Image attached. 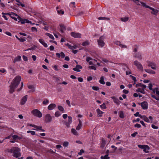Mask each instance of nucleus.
Segmentation results:
<instances>
[{
	"label": "nucleus",
	"mask_w": 159,
	"mask_h": 159,
	"mask_svg": "<svg viewBox=\"0 0 159 159\" xmlns=\"http://www.w3.org/2000/svg\"><path fill=\"white\" fill-rule=\"evenodd\" d=\"M21 79V76H17L13 79L10 86L9 92L10 93H12L14 92L15 89L16 88L19 84Z\"/></svg>",
	"instance_id": "1"
},
{
	"label": "nucleus",
	"mask_w": 159,
	"mask_h": 159,
	"mask_svg": "<svg viewBox=\"0 0 159 159\" xmlns=\"http://www.w3.org/2000/svg\"><path fill=\"white\" fill-rule=\"evenodd\" d=\"M13 156L16 158H18V159H23V157H21L20 158L19 157L21 156L20 153V149L18 147H13Z\"/></svg>",
	"instance_id": "2"
},
{
	"label": "nucleus",
	"mask_w": 159,
	"mask_h": 159,
	"mask_svg": "<svg viewBox=\"0 0 159 159\" xmlns=\"http://www.w3.org/2000/svg\"><path fill=\"white\" fill-rule=\"evenodd\" d=\"M105 37L103 35L101 36L99 39L98 40V46L100 48H102L105 45V42L104 41Z\"/></svg>",
	"instance_id": "3"
},
{
	"label": "nucleus",
	"mask_w": 159,
	"mask_h": 159,
	"mask_svg": "<svg viewBox=\"0 0 159 159\" xmlns=\"http://www.w3.org/2000/svg\"><path fill=\"white\" fill-rule=\"evenodd\" d=\"M31 113L34 116L39 118H41L42 116V114L37 109L33 110L31 111Z\"/></svg>",
	"instance_id": "4"
},
{
	"label": "nucleus",
	"mask_w": 159,
	"mask_h": 159,
	"mask_svg": "<svg viewBox=\"0 0 159 159\" xmlns=\"http://www.w3.org/2000/svg\"><path fill=\"white\" fill-rule=\"evenodd\" d=\"M134 65L137 67V68L140 70L143 71V67L141 64L137 60H135L134 62Z\"/></svg>",
	"instance_id": "5"
},
{
	"label": "nucleus",
	"mask_w": 159,
	"mask_h": 159,
	"mask_svg": "<svg viewBox=\"0 0 159 159\" xmlns=\"http://www.w3.org/2000/svg\"><path fill=\"white\" fill-rule=\"evenodd\" d=\"M133 57L140 60L142 59V54L141 52H138L133 54Z\"/></svg>",
	"instance_id": "6"
},
{
	"label": "nucleus",
	"mask_w": 159,
	"mask_h": 159,
	"mask_svg": "<svg viewBox=\"0 0 159 159\" xmlns=\"http://www.w3.org/2000/svg\"><path fill=\"white\" fill-rule=\"evenodd\" d=\"M52 117L49 114H46L44 117V120L46 123L50 122L52 121Z\"/></svg>",
	"instance_id": "7"
},
{
	"label": "nucleus",
	"mask_w": 159,
	"mask_h": 159,
	"mask_svg": "<svg viewBox=\"0 0 159 159\" xmlns=\"http://www.w3.org/2000/svg\"><path fill=\"white\" fill-rule=\"evenodd\" d=\"M18 19L19 20L18 22L20 21L22 24H24L25 23H31V21L28 20L26 19L21 18L20 16H18Z\"/></svg>",
	"instance_id": "8"
},
{
	"label": "nucleus",
	"mask_w": 159,
	"mask_h": 159,
	"mask_svg": "<svg viewBox=\"0 0 159 159\" xmlns=\"http://www.w3.org/2000/svg\"><path fill=\"white\" fill-rule=\"evenodd\" d=\"M72 119L71 117L69 116H68V120L67 121H66L64 123V124L66 125L67 127H69L70 124L72 123Z\"/></svg>",
	"instance_id": "9"
},
{
	"label": "nucleus",
	"mask_w": 159,
	"mask_h": 159,
	"mask_svg": "<svg viewBox=\"0 0 159 159\" xmlns=\"http://www.w3.org/2000/svg\"><path fill=\"white\" fill-rule=\"evenodd\" d=\"M142 108L144 110H146L148 108V103L146 101H144L140 103Z\"/></svg>",
	"instance_id": "10"
},
{
	"label": "nucleus",
	"mask_w": 159,
	"mask_h": 159,
	"mask_svg": "<svg viewBox=\"0 0 159 159\" xmlns=\"http://www.w3.org/2000/svg\"><path fill=\"white\" fill-rule=\"evenodd\" d=\"M7 15H8L10 16V17L13 19L17 21V18L15 17V16L17 17V18L19 16H18L17 15V14H15L14 13L12 12L11 14H10L9 13H7L6 14Z\"/></svg>",
	"instance_id": "11"
},
{
	"label": "nucleus",
	"mask_w": 159,
	"mask_h": 159,
	"mask_svg": "<svg viewBox=\"0 0 159 159\" xmlns=\"http://www.w3.org/2000/svg\"><path fill=\"white\" fill-rule=\"evenodd\" d=\"M28 98V95H25L21 99V101L20 102V104L21 105H24L27 101Z\"/></svg>",
	"instance_id": "12"
},
{
	"label": "nucleus",
	"mask_w": 159,
	"mask_h": 159,
	"mask_svg": "<svg viewBox=\"0 0 159 159\" xmlns=\"http://www.w3.org/2000/svg\"><path fill=\"white\" fill-rule=\"evenodd\" d=\"M148 66L151 67L152 69L155 70L156 68V64L153 62H149L148 64Z\"/></svg>",
	"instance_id": "13"
},
{
	"label": "nucleus",
	"mask_w": 159,
	"mask_h": 159,
	"mask_svg": "<svg viewBox=\"0 0 159 159\" xmlns=\"http://www.w3.org/2000/svg\"><path fill=\"white\" fill-rule=\"evenodd\" d=\"M71 35L72 36L75 38H81V36L80 34L76 33L75 32H71Z\"/></svg>",
	"instance_id": "14"
},
{
	"label": "nucleus",
	"mask_w": 159,
	"mask_h": 159,
	"mask_svg": "<svg viewBox=\"0 0 159 159\" xmlns=\"http://www.w3.org/2000/svg\"><path fill=\"white\" fill-rule=\"evenodd\" d=\"M82 69V67L81 66L78 65L76 66L74 68L73 70L75 71L80 72L81 71L80 69Z\"/></svg>",
	"instance_id": "15"
},
{
	"label": "nucleus",
	"mask_w": 159,
	"mask_h": 159,
	"mask_svg": "<svg viewBox=\"0 0 159 159\" xmlns=\"http://www.w3.org/2000/svg\"><path fill=\"white\" fill-rule=\"evenodd\" d=\"M34 128L35 129H33L36 130L37 131L41 130L42 131L44 132L45 131V130L42 128V126H37L35 125Z\"/></svg>",
	"instance_id": "16"
},
{
	"label": "nucleus",
	"mask_w": 159,
	"mask_h": 159,
	"mask_svg": "<svg viewBox=\"0 0 159 159\" xmlns=\"http://www.w3.org/2000/svg\"><path fill=\"white\" fill-rule=\"evenodd\" d=\"M111 98L113 100V102L117 105H119L120 102L119 99L115 96H112L111 97Z\"/></svg>",
	"instance_id": "17"
},
{
	"label": "nucleus",
	"mask_w": 159,
	"mask_h": 159,
	"mask_svg": "<svg viewBox=\"0 0 159 159\" xmlns=\"http://www.w3.org/2000/svg\"><path fill=\"white\" fill-rule=\"evenodd\" d=\"M56 10L57 13L60 15H62L64 14V11L63 10L60 9L58 7H56Z\"/></svg>",
	"instance_id": "18"
},
{
	"label": "nucleus",
	"mask_w": 159,
	"mask_h": 159,
	"mask_svg": "<svg viewBox=\"0 0 159 159\" xmlns=\"http://www.w3.org/2000/svg\"><path fill=\"white\" fill-rule=\"evenodd\" d=\"M139 117L143 120L147 122H150V120L146 116H142L140 115Z\"/></svg>",
	"instance_id": "19"
},
{
	"label": "nucleus",
	"mask_w": 159,
	"mask_h": 159,
	"mask_svg": "<svg viewBox=\"0 0 159 159\" xmlns=\"http://www.w3.org/2000/svg\"><path fill=\"white\" fill-rule=\"evenodd\" d=\"M40 43L42 44L44 47L47 48L48 46L47 44L45 42L44 40L43 39H40L39 40Z\"/></svg>",
	"instance_id": "20"
},
{
	"label": "nucleus",
	"mask_w": 159,
	"mask_h": 159,
	"mask_svg": "<svg viewBox=\"0 0 159 159\" xmlns=\"http://www.w3.org/2000/svg\"><path fill=\"white\" fill-rule=\"evenodd\" d=\"M56 105L55 104L52 103L50 104L48 107V109L49 110H52L54 109L56 107Z\"/></svg>",
	"instance_id": "21"
},
{
	"label": "nucleus",
	"mask_w": 159,
	"mask_h": 159,
	"mask_svg": "<svg viewBox=\"0 0 159 159\" xmlns=\"http://www.w3.org/2000/svg\"><path fill=\"white\" fill-rule=\"evenodd\" d=\"M115 43L118 45H119L121 48H126L127 46L125 45L121 44L120 42L119 41H116L115 42Z\"/></svg>",
	"instance_id": "22"
},
{
	"label": "nucleus",
	"mask_w": 159,
	"mask_h": 159,
	"mask_svg": "<svg viewBox=\"0 0 159 159\" xmlns=\"http://www.w3.org/2000/svg\"><path fill=\"white\" fill-rule=\"evenodd\" d=\"M96 111L99 117H101L102 116V114L103 113V112L101 111L99 109H97Z\"/></svg>",
	"instance_id": "23"
},
{
	"label": "nucleus",
	"mask_w": 159,
	"mask_h": 159,
	"mask_svg": "<svg viewBox=\"0 0 159 159\" xmlns=\"http://www.w3.org/2000/svg\"><path fill=\"white\" fill-rule=\"evenodd\" d=\"M82 126V123L81 121L80 120H79V123L78 126L76 127V130H79L81 128Z\"/></svg>",
	"instance_id": "24"
},
{
	"label": "nucleus",
	"mask_w": 159,
	"mask_h": 159,
	"mask_svg": "<svg viewBox=\"0 0 159 159\" xmlns=\"http://www.w3.org/2000/svg\"><path fill=\"white\" fill-rule=\"evenodd\" d=\"M150 149L149 147L147 145H146L145 147H144V149H143V151L144 152L146 153H148L149 152V150Z\"/></svg>",
	"instance_id": "25"
},
{
	"label": "nucleus",
	"mask_w": 159,
	"mask_h": 159,
	"mask_svg": "<svg viewBox=\"0 0 159 159\" xmlns=\"http://www.w3.org/2000/svg\"><path fill=\"white\" fill-rule=\"evenodd\" d=\"M21 60V56H18L15 58L14 59L13 61V62L14 63H15L17 61H20Z\"/></svg>",
	"instance_id": "26"
},
{
	"label": "nucleus",
	"mask_w": 159,
	"mask_h": 159,
	"mask_svg": "<svg viewBox=\"0 0 159 159\" xmlns=\"http://www.w3.org/2000/svg\"><path fill=\"white\" fill-rule=\"evenodd\" d=\"M28 88L29 89H30L28 92H34L35 91V88L32 85H29L28 86Z\"/></svg>",
	"instance_id": "27"
},
{
	"label": "nucleus",
	"mask_w": 159,
	"mask_h": 159,
	"mask_svg": "<svg viewBox=\"0 0 159 159\" xmlns=\"http://www.w3.org/2000/svg\"><path fill=\"white\" fill-rule=\"evenodd\" d=\"M12 138H13V140H16V139L20 140L21 138L18 136L16 135H14L12 136Z\"/></svg>",
	"instance_id": "28"
},
{
	"label": "nucleus",
	"mask_w": 159,
	"mask_h": 159,
	"mask_svg": "<svg viewBox=\"0 0 159 159\" xmlns=\"http://www.w3.org/2000/svg\"><path fill=\"white\" fill-rule=\"evenodd\" d=\"M144 70L146 72L148 73H152V74H155V72L153 70H149V69H145Z\"/></svg>",
	"instance_id": "29"
},
{
	"label": "nucleus",
	"mask_w": 159,
	"mask_h": 159,
	"mask_svg": "<svg viewBox=\"0 0 159 159\" xmlns=\"http://www.w3.org/2000/svg\"><path fill=\"white\" fill-rule=\"evenodd\" d=\"M60 31L61 33L64 32V31L66 30L65 26L64 25H60Z\"/></svg>",
	"instance_id": "30"
},
{
	"label": "nucleus",
	"mask_w": 159,
	"mask_h": 159,
	"mask_svg": "<svg viewBox=\"0 0 159 159\" xmlns=\"http://www.w3.org/2000/svg\"><path fill=\"white\" fill-rule=\"evenodd\" d=\"M13 147L11 149H7L5 150V152L6 153H12L13 152Z\"/></svg>",
	"instance_id": "31"
},
{
	"label": "nucleus",
	"mask_w": 159,
	"mask_h": 159,
	"mask_svg": "<svg viewBox=\"0 0 159 159\" xmlns=\"http://www.w3.org/2000/svg\"><path fill=\"white\" fill-rule=\"evenodd\" d=\"M120 20L123 22H126L128 20L129 18L128 17H121L120 18Z\"/></svg>",
	"instance_id": "32"
},
{
	"label": "nucleus",
	"mask_w": 159,
	"mask_h": 159,
	"mask_svg": "<svg viewBox=\"0 0 159 159\" xmlns=\"http://www.w3.org/2000/svg\"><path fill=\"white\" fill-rule=\"evenodd\" d=\"M100 158L101 159H109L110 157L108 156V154H107L104 156H102Z\"/></svg>",
	"instance_id": "33"
},
{
	"label": "nucleus",
	"mask_w": 159,
	"mask_h": 159,
	"mask_svg": "<svg viewBox=\"0 0 159 159\" xmlns=\"http://www.w3.org/2000/svg\"><path fill=\"white\" fill-rule=\"evenodd\" d=\"M104 78L103 76H102L101 77L100 79L99 80V82L100 84H105V82L104 81Z\"/></svg>",
	"instance_id": "34"
},
{
	"label": "nucleus",
	"mask_w": 159,
	"mask_h": 159,
	"mask_svg": "<svg viewBox=\"0 0 159 159\" xmlns=\"http://www.w3.org/2000/svg\"><path fill=\"white\" fill-rule=\"evenodd\" d=\"M137 92H140L141 93H142L143 94H144L145 93V92L144 90L142 88H138L137 89Z\"/></svg>",
	"instance_id": "35"
},
{
	"label": "nucleus",
	"mask_w": 159,
	"mask_h": 159,
	"mask_svg": "<svg viewBox=\"0 0 159 159\" xmlns=\"http://www.w3.org/2000/svg\"><path fill=\"white\" fill-rule=\"evenodd\" d=\"M134 48L133 49V52H137L139 49V47L137 45H135L134 46Z\"/></svg>",
	"instance_id": "36"
},
{
	"label": "nucleus",
	"mask_w": 159,
	"mask_h": 159,
	"mask_svg": "<svg viewBox=\"0 0 159 159\" xmlns=\"http://www.w3.org/2000/svg\"><path fill=\"white\" fill-rule=\"evenodd\" d=\"M119 116L121 118H124V114L123 111H120L119 112Z\"/></svg>",
	"instance_id": "37"
},
{
	"label": "nucleus",
	"mask_w": 159,
	"mask_h": 159,
	"mask_svg": "<svg viewBox=\"0 0 159 159\" xmlns=\"http://www.w3.org/2000/svg\"><path fill=\"white\" fill-rule=\"evenodd\" d=\"M71 132L74 134L75 135H78L77 132L75 129H71Z\"/></svg>",
	"instance_id": "38"
},
{
	"label": "nucleus",
	"mask_w": 159,
	"mask_h": 159,
	"mask_svg": "<svg viewBox=\"0 0 159 159\" xmlns=\"http://www.w3.org/2000/svg\"><path fill=\"white\" fill-rule=\"evenodd\" d=\"M45 34L46 35L48 36L50 39H54L53 36L52 34L49 33H47Z\"/></svg>",
	"instance_id": "39"
},
{
	"label": "nucleus",
	"mask_w": 159,
	"mask_h": 159,
	"mask_svg": "<svg viewBox=\"0 0 159 159\" xmlns=\"http://www.w3.org/2000/svg\"><path fill=\"white\" fill-rule=\"evenodd\" d=\"M99 20H110V18H109L105 17H99L98 18Z\"/></svg>",
	"instance_id": "40"
},
{
	"label": "nucleus",
	"mask_w": 159,
	"mask_h": 159,
	"mask_svg": "<svg viewBox=\"0 0 159 159\" xmlns=\"http://www.w3.org/2000/svg\"><path fill=\"white\" fill-rule=\"evenodd\" d=\"M16 2L18 3V4H17L18 5L22 7H25V5L24 4H22L21 2H20L19 0H16Z\"/></svg>",
	"instance_id": "41"
},
{
	"label": "nucleus",
	"mask_w": 159,
	"mask_h": 159,
	"mask_svg": "<svg viewBox=\"0 0 159 159\" xmlns=\"http://www.w3.org/2000/svg\"><path fill=\"white\" fill-rule=\"evenodd\" d=\"M61 113H60V112L58 111H57L55 113V116L56 117H58L60 116L61 115Z\"/></svg>",
	"instance_id": "42"
},
{
	"label": "nucleus",
	"mask_w": 159,
	"mask_h": 159,
	"mask_svg": "<svg viewBox=\"0 0 159 159\" xmlns=\"http://www.w3.org/2000/svg\"><path fill=\"white\" fill-rule=\"evenodd\" d=\"M133 1L135 2V3L138 5H140L141 1H139V0H133Z\"/></svg>",
	"instance_id": "43"
},
{
	"label": "nucleus",
	"mask_w": 159,
	"mask_h": 159,
	"mask_svg": "<svg viewBox=\"0 0 159 159\" xmlns=\"http://www.w3.org/2000/svg\"><path fill=\"white\" fill-rule=\"evenodd\" d=\"M27 132L28 133H30L32 135H34L35 134V132L33 131L28 130L27 131Z\"/></svg>",
	"instance_id": "44"
},
{
	"label": "nucleus",
	"mask_w": 159,
	"mask_h": 159,
	"mask_svg": "<svg viewBox=\"0 0 159 159\" xmlns=\"http://www.w3.org/2000/svg\"><path fill=\"white\" fill-rule=\"evenodd\" d=\"M89 44V43L88 41H86L83 42L82 44V45L83 46H87Z\"/></svg>",
	"instance_id": "45"
},
{
	"label": "nucleus",
	"mask_w": 159,
	"mask_h": 159,
	"mask_svg": "<svg viewBox=\"0 0 159 159\" xmlns=\"http://www.w3.org/2000/svg\"><path fill=\"white\" fill-rule=\"evenodd\" d=\"M58 109L61 111H62L63 112L64 108L63 107L61 106H59L58 107Z\"/></svg>",
	"instance_id": "46"
},
{
	"label": "nucleus",
	"mask_w": 159,
	"mask_h": 159,
	"mask_svg": "<svg viewBox=\"0 0 159 159\" xmlns=\"http://www.w3.org/2000/svg\"><path fill=\"white\" fill-rule=\"evenodd\" d=\"M88 68L90 69L93 70H96V67L94 66H89L88 67Z\"/></svg>",
	"instance_id": "47"
},
{
	"label": "nucleus",
	"mask_w": 159,
	"mask_h": 159,
	"mask_svg": "<svg viewBox=\"0 0 159 159\" xmlns=\"http://www.w3.org/2000/svg\"><path fill=\"white\" fill-rule=\"evenodd\" d=\"M100 107L101 109H106L107 107L105 104L104 103H103L102 105H100Z\"/></svg>",
	"instance_id": "48"
},
{
	"label": "nucleus",
	"mask_w": 159,
	"mask_h": 159,
	"mask_svg": "<svg viewBox=\"0 0 159 159\" xmlns=\"http://www.w3.org/2000/svg\"><path fill=\"white\" fill-rule=\"evenodd\" d=\"M157 11L156 10H155V9H154V10L152 11L151 12L152 14L155 15H157Z\"/></svg>",
	"instance_id": "49"
},
{
	"label": "nucleus",
	"mask_w": 159,
	"mask_h": 159,
	"mask_svg": "<svg viewBox=\"0 0 159 159\" xmlns=\"http://www.w3.org/2000/svg\"><path fill=\"white\" fill-rule=\"evenodd\" d=\"M75 2H71L70 4V7L73 8H74L75 7Z\"/></svg>",
	"instance_id": "50"
},
{
	"label": "nucleus",
	"mask_w": 159,
	"mask_h": 159,
	"mask_svg": "<svg viewBox=\"0 0 159 159\" xmlns=\"http://www.w3.org/2000/svg\"><path fill=\"white\" fill-rule=\"evenodd\" d=\"M48 103H49V101L47 99L44 100L43 102V103L44 105H46L47 104H48Z\"/></svg>",
	"instance_id": "51"
},
{
	"label": "nucleus",
	"mask_w": 159,
	"mask_h": 159,
	"mask_svg": "<svg viewBox=\"0 0 159 159\" xmlns=\"http://www.w3.org/2000/svg\"><path fill=\"white\" fill-rule=\"evenodd\" d=\"M130 77H131L132 79V80H134V85L135 84V82L136 81V78L132 76V75H130Z\"/></svg>",
	"instance_id": "52"
},
{
	"label": "nucleus",
	"mask_w": 159,
	"mask_h": 159,
	"mask_svg": "<svg viewBox=\"0 0 159 159\" xmlns=\"http://www.w3.org/2000/svg\"><path fill=\"white\" fill-rule=\"evenodd\" d=\"M106 144V140L104 138L102 139V145H105Z\"/></svg>",
	"instance_id": "53"
},
{
	"label": "nucleus",
	"mask_w": 159,
	"mask_h": 159,
	"mask_svg": "<svg viewBox=\"0 0 159 159\" xmlns=\"http://www.w3.org/2000/svg\"><path fill=\"white\" fill-rule=\"evenodd\" d=\"M69 144V142H68L65 141L63 143V146L65 147H67Z\"/></svg>",
	"instance_id": "54"
},
{
	"label": "nucleus",
	"mask_w": 159,
	"mask_h": 159,
	"mask_svg": "<svg viewBox=\"0 0 159 159\" xmlns=\"http://www.w3.org/2000/svg\"><path fill=\"white\" fill-rule=\"evenodd\" d=\"M92 89L94 90L97 91L99 90V88L97 86H93Z\"/></svg>",
	"instance_id": "55"
},
{
	"label": "nucleus",
	"mask_w": 159,
	"mask_h": 159,
	"mask_svg": "<svg viewBox=\"0 0 159 159\" xmlns=\"http://www.w3.org/2000/svg\"><path fill=\"white\" fill-rule=\"evenodd\" d=\"M139 85L140 87H142V88L144 90L146 88V86L145 84H140Z\"/></svg>",
	"instance_id": "56"
},
{
	"label": "nucleus",
	"mask_w": 159,
	"mask_h": 159,
	"mask_svg": "<svg viewBox=\"0 0 159 159\" xmlns=\"http://www.w3.org/2000/svg\"><path fill=\"white\" fill-rule=\"evenodd\" d=\"M153 91L155 92L156 94L159 96V90H158L157 89H154Z\"/></svg>",
	"instance_id": "57"
},
{
	"label": "nucleus",
	"mask_w": 159,
	"mask_h": 159,
	"mask_svg": "<svg viewBox=\"0 0 159 159\" xmlns=\"http://www.w3.org/2000/svg\"><path fill=\"white\" fill-rule=\"evenodd\" d=\"M146 145H138V147L139 148H140L141 149H144V147H145Z\"/></svg>",
	"instance_id": "58"
},
{
	"label": "nucleus",
	"mask_w": 159,
	"mask_h": 159,
	"mask_svg": "<svg viewBox=\"0 0 159 159\" xmlns=\"http://www.w3.org/2000/svg\"><path fill=\"white\" fill-rule=\"evenodd\" d=\"M31 30L32 32L37 31V29L35 27H32L31 28Z\"/></svg>",
	"instance_id": "59"
},
{
	"label": "nucleus",
	"mask_w": 159,
	"mask_h": 159,
	"mask_svg": "<svg viewBox=\"0 0 159 159\" xmlns=\"http://www.w3.org/2000/svg\"><path fill=\"white\" fill-rule=\"evenodd\" d=\"M93 60L92 58H91L90 57H87L86 58V61L87 62H88L90 61H89L90 60Z\"/></svg>",
	"instance_id": "60"
},
{
	"label": "nucleus",
	"mask_w": 159,
	"mask_h": 159,
	"mask_svg": "<svg viewBox=\"0 0 159 159\" xmlns=\"http://www.w3.org/2000/svg\"><path fill=\"white\" fill-rule=\"evenodd\" d=\"M6 72V70L3 68H2L0 69V72L2 73H4Z\"/></svg>",
	"instance_id": "61"
},
{
	"label": "nucleus",
	"mask_w": 159,
	"mask_h": 159,
	"mask_svg": "<svg viewBox=\"0 0 159 159\" xmlns=\"http://www.w3.org/2000/svg\"><path fill=\"white\" fill-rule=\"evenodd\" d=\"M18 40H19L20 42H23L25 41V39L23 38H19Z\"/></svg>",
	"instance_id": "62"
},
{
	"label": "nucleus",
	"mask_w": 159,
	"mask_h": 159,
	"mask_svg": "<svg viewBox=\"0 0 159 159\" xmlns=\"http://www.w3.org/2000/svg\"><path fill=\"white\" fill-rule=\"evenodd\" d=\"M152 85L151 84H148V86L149 89L150 90H152Z\"/></svg>",
	"instance_id": "63"
},
{
	"label": "nucleus",
	"mask_w": 159,
	"mask_h": 159,
	"mask_svg": "<svg viewBox=\"0 0 159 159\" xmlns=\"http://www.w3.org/2000/svg\"><path fill=\"white\" fill-rule=\"evenodd\" d=\"M134 127H135L140 128L141 127V125L139 124H136L135 125Z\"/></svg>",
	"instance_id": "64"
}]
</instances>
